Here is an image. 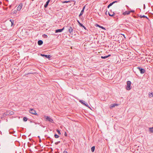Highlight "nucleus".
<instances>
[{
  "instance_id": "f257e3e1",
  "label": "nucleus",
  "mask_w": 153,
  "mask_h": 153,
  "mask_svg": "<svg viewBox=\"0 0 153 153\" xmlns=\"http://www.w3.org/2000/svg\"><path fill=\"white\" fill-rule=\"evenodd\" d=\"M131 82L129 81H128L127 82V86L126 87V89L127 90H129L131 89Z\"/></svg>"
},
{
  "instance_id": "f03ea898",
  "label": "nucleus",
  "mask_w": 153,
  "mask_h": 153,
  "mask_svg": "<svg viewBox=\"0 0 153 153\" xmlns=\"http://www.w3.org/2000/svg\"><path fill=\"white\" fill-rule=\"evenodd\" d=\"M46 121H49V122L52 123H54V121L51 118H50L49 117L46 116Z\"/></svg>"
},
{
  "instance_id": "7ed1b4c3",
  "label": "nucleus",
  "mask_w": 153,
  "mask_h": 153,
  "mask_svg": "<svg viewBox=\"0 0 153 153\" xmlns=\"http://www.w3.org/2000/svg\"><path fill=\"white\" fill-rule=\"evenodd\" d=\"M137 68L139 69L141 74H143L145 73V70L144 69L139 67H137Z\"/></svg>"
},
{
  "instance_id": "20e7f679",
  "label": "nucleus",
  "mask_w": 153,
  "mask_h": 153,
  "mask_svg": "<svg viewBox=\"0 0 153 153\" xmlns=\"http://www.w3.org/2000/svg\"><path fill=\"white\" fill-rule=\"evenodd\" d=\"M40 55L41 56L45 57L48 59H50L51 57V55H45L43 54H41Z\"/></svg>"
},
{
  "instance_id": "39448f33",
  "label": "nucleus",
  "mask_w": 153,
  "mask_h": 153,
  "mask_svg": "<svg viewBox=\"0 0 153 153\" xmlns=\"http://www.w3.org/2000/svg\"><path fill=\"white\" fill-rule=\"evenodd\" d=\"M29 112L30 113L32 114L36 115H38L36 113V111L33 109H30V110L29 111Z\"/></svg>"
},
{
  "instance_id": "423d86ee",
  "label": "nucleus",
  "mask_w": 153,
  "mask_h": 153,
  "mask_svg": "<svg viewBox=\"0 0 153 153\" xmlns=\"http://www.w3.org/2000/svg\"><path fill=\"white\" fill-rule=\"evenodd\" d=\"M22 4H20L17 8V11H20L22 8Z\"/></svg>"
},
{
  "instance_id": "0eeeda50",
  "label": "nucleus",
  "mask_w": 153,
  "mask_h": 153,
  "mask_svg": "<svg viewBox=\"0 0 153 153\" xmlns=\"http://www.w3.org/2000/svg\"><path fill=\"white\" fill-rule=\"evenodd\" d=\"M64 27H63L62 29H57L55 30V33H57L58 32H62L64 29Z\"/></svg>"
},
{
  "instance_id": "6e6552de",
  "label": "nucleus",
  "mask_w": 153,
  "mask_h": 153,
  "mask_svg": "<svg viewBox=\"0 0 153 153\" xmlns=\"http://www.w3.org/2000/svg\"><path fill=\"white\" fill-rule=\"evenodd\" d=\"M68 27V31L69 33H71L73 31V29L72 28V27L70 26Z\"/></svg>"
},
{
  "instance_id": "1a4fd4ad",
  "label": "nucleus",
  "mask_w": 153,
  "mask_h": 153,
  "mask_svg": "<svg viewBox=\"0 0 153 153\" xmlns=\"http://www.w3.org/2000/svg\"><path fill=\"white\" fill-rule=\"evenodd\" d=\"M85 6H84L83 7L82 9L81 10L80 13L79 15V17L81 15H82L83 13L84 12V10H85Z\"/></svg>"
},
{
  "instance_id": "9d476101",
  "label": "nucleus",
  "mask_w": 153,
  "mask_h": 153,
  "mask_svg": "<svg viewBox=\"0 0 153 153\" xmlns=\"http://www.w3.org/2000/svg\"><path fill=\"white\" fill-rule=\"evenodd\" d=\"M108 14L109 15L111 16H113L114 15V12H112L111 11L108 12Z\"/></svg>"
},
{
  "instance_id": "9b49d317",
  "label": "nucleus",
  "mask_w": 153,
  "mask_h": 153,
  "mask_svg": "<svg viewBox=\"0 0 153 153\" xmlns=\"http://www.w3.org/2000/svg\"><path fill=\"white\" fill-rule=\"evenodd\" d=\"M50 0H48L46 2L45 4L44 5V7L45 8H46L47 7L48 4H49V2L50 1Z\"/></svg>"
},
{
  "instance_id": "f8f14e48",
  "label": "nucleus",
  "mask_w": 153,
  "mask_h": 153,
  "mask_svg": "<svg viewBox=\"0 0 153 153\" xmlns=\"http://www.w3.org/2000/svg\"><path fill=\"white\" fill-rule=\"evenodd\" d=\"M118 105L116 104H112L110 105V107L111 108H112L113 107H114L116 106H117Z\"/></svg>"
},
{
  "instance_id": "ddd939ff",
  "label": "nucleus",
  "mask_w": 153,
  "mask_h": 153,
  "mask_svg": "<svg viewBox=\"0 0 153 153\" xmlns=\"http://www.w3.org/2000/svg\"><path fill=\"white\" fill-rule=\"evenodd\" d=\"M43 43V41L41 40H39L38 42V44L39 45H41Z\"/></svg>"
},
{
  "instance_id": "4468645a",
  "label": "nucleus",
  "mask_w": 153,
  "mask_h": 153,
  "mask_svg": "<svg viewBox=\"0 0 153 153\" xmlns=\"http://www.w3.org/2000/svg\"><path fill=\"white\" fill-rule=\"evenodd\" d=\"M130 13V11H126L123 13V15H128Z\"/></svg>"
},
{
  "instance_id": "2eb2a0df",
  "label": "nucleus",
  "mask_w": 153,
  "mask_h": 153,
  "mask_svg": "<svg viewBox=\"0 0 153 153\" xmlns=\"http://www.w3.org/2000/svg\"><path fill=\"white\" fill-rule=\"evenodd\" d=\"M111 56V54H109L108 56H101V58L102 59H105L109 56Z\"/></svg>"
},
{
  "instance_id": "dca6fc26",
  "label": "nucleus",
  "mask_w": 153,
  "mask_h": 153,
  "mask_svg": "<svg viewBox=\"0 0 153 153\" xmlns=\"http://www.w3.org/2000/svg\"><path fill=\"white\" fill-rule=\"evenodd\" d=\"M96 26L100 28H102V29L103 30H106L105 28L104 27H103V26H101L97 24Z\"/></svg>"
},
{
  "instance_id": "f3484780",
  "label": "nucleus",
  "mask_w": 153,
  "mask_h": 153,
  "mask_svg": "<svg viewBox=\"0 0 153 153\" xmlns=\"http://www.w3.org/2000/svg\"><path fill=\"white\" fill-rule=\"evenodd\" d=\"M79 102L81 103L82 104H83V105H84L85 106H88V104H85V103H84V102H83V101L82 100H80L79 101Z\"/></svg>"
},
{
  "instance_id": "a211bd4d",
  "label": "nucleus",
  "mask_w": 153,
  "mask_h": 153,
  "mask_svg": "<svg viewBox=\"0 0 153 153\" xmlns=\"http://www.w3.org/2000/svg\"><path fill=\"white\" fill-rule=\"evenodd\" d=\"M149 97H153V93H149Z\"/></svg>"
},
{
  "instance_id": "6ab92c4d",
  "label": "nucleus",
  "mask_w": 153,
  "mask_h": 153,
  "mask_svg": "<svg viewBox=\"0 0 153 153\" xmlns=\"http://www.w3.org/2000/svg\"><path fill=\"white\" fill-rule=\"evenodd\" d=\"M95 149V147L94 146H92L91 149V151L92 152H94Z\"/></svg>"
},
{
  "instance_id": "aec40b11",
  "label": "nucleus",
  "mask_w": 153,
  "mask_h": 153,
  "mask_svg": "<svg viewBox=\"0 0 153 153\" xmlns=\"http://www.w3.org/2000/svg\"><path fill=\"white\" fill-rule=\"evenodd\" d=\"M140 17L141 18H146L147 19H148V17L147 16H145V15H143V16L140 15Z\"/></svg>"
},
{
  "instance_id": "412c9836",
  "label": "nucleus",
  "mask_w": 153,
  "mask_h": 153,
  "mask_svg": "<svg viewBox=\"0 0 153 153\" xmlns=\"http://www.w3.org/2000/svg\"><path fill=\"white\" fill-rule=\"evenodd\" d=\"M77 22H78V23L79 24V26L80 27H81L82 26H83V24H82L80 23L79 20H77Z\"/></svg>"
},
{
  "instance_id": "4be33fe9",
  "label": "nucleus",
  "mask_w": 153,
  "mask_h": 153,
  "mask_svg": "<svg viewBox=\"0 0 153 153\" xmlns=\"http://www.w3.org/2000/svg\"><path fill=\"white\" fill-rule=\"evenodd\" d=\"M23 120L25 122L27 120V118L26 117H25L23 118Z\"/></svg>"
},
{
  "instance_id": "5701e85b",
  "label": "nucleus",
  "mask_w": 153,
  "mask_h": 153,
  "mask_svg": "<svg viewBox=\"0 0 153 153\" xmlns=\"http://www.w3.org/2000/svg\"><path fill=\"white\" fill-rule=\"evenodd\" d=\"M117 2V1H113V2H112L111 3H110L109 4V5L110 6H111L113 4H114V3H115V2Z\"/></svg>"
},
{
  "instance_id": "b1692460",
  "label": "nucleus",
  "mask_w": 153,
  "mask_h": 153,
  "mask_svg": "<svg viewBox=\"0 0 153 153\" xmlns=\"http://www.w3.org/2000/svg\"><path fill=\"white\" fill-rule=\"evenodd\" d=\"M149 131L152 132H153V127L149 128Z\"/></svg>"
},
{
  "instance_id": "393cba45",
  "label": "nucleus",
  "mask_w": 153,
  "mask_h": 153,
  "mask_svg": "<svg viewBox=\"0 0 153 153\" xmlns=\"http://www.w3.org/2000/svg\"><path fill=\"white\" fill-rule=\"evenodd\" d=\"M17 10H14L12 12V13H13V14H16L17 13Z\"/></svg>"
},
{
  "instance_id": "a878e982",
  "label": "nucleus",
  "mask_w": 153,
  "mask_h": 153,
  "mask_svg": "<svg viewBox=\"0 0 153 153\" xmlns=\"http://www.w3.org/2000/svg\"><path fill=\"white\" fill-rule=\"evenodd\" d=\"M54 137L55 138H57L59 137V136L57 134H54Z\"/></svg>"
},
{
  "instance_id": "bb28decb",
  "label": "nucleus",
  "mask_w": 153,
  "mask_h": 153,
  "mask_svg": "<svg viewBox=\"0 0 153 153\" xmlns=\"http://www.w3.org/2000/svg\"><path fill=\"white\" fill-rule=\"evenodd\" d=\"M10 21L11 22V25L12 26L13 25V20H11V19H10Z\"/></svg>"
},
{
  "instance_id": "cd10ccee",
  "label": "nucleus",
  "mask_w": 153,
  "mask_h": 153,
  "mask_svg": "<svg viewBox=\"0 0 153 153\" xmlns=\"http://www.w3.org/2000/svg\"><path fill=\"white\" fill-rule=\"evenodd\" d=\"M70 1H65L63 2V3H67L68 2H70Z\"/></svg>"
},
{
  "instance_id": "c85d7f7f",
  "label": "nucleus",
  "mask_w": 153,
  "mask_h": 153,
  "mask_svg": "<svg viewBox=\"0 0 153 153\" xmlns=\"http://www.w3.org/2000/svg\"><path fill=\"white\" fill-rule=\"evenodd\" d=\"M56 131L58 134H60L61 133H60V131L59 130H58V129Z\"/></svg>"
},
{
  "instance_id": "c756f323",
  "label": "nucleus",
  "mask_w": 153,
  "mask_h": 153,
  "mask_svg": "<svg viewBox=\"0 0 153 153\" xmlns=\"http://www.w3.org/2000/svg\"><path fill=\"white\" fill-rule=\"evenodd\" d=\"M81 27H83V28H84L85 30H87V29L86 28V27L84 26L83 25V26H82Z\"/></svg>"
},
{
  "instance_id": "7c9ffc66",
  "label": "nucleus",
  "mask_w": 153,
  "mask_h": 153,
  "mask_svg": "<svg viewBox=\"0 0 153 153\" xmlns=\"http://www.w3.org/2000/svg\"><path fill=\"white\" fill-rule=\"evenodd\" d=\"M60 142V141H59V142H56L55 143V144L56 145H57Z\"/></svg>"
},
{
  "instance_id": "2f4dec72",
  "label": "nucleus",
  "mask_w": 153,
  "mask_h": 153,
  "mask_svg": "<svg viewBox=\"0 0 153 153\" xmlns=\"http://www.w3.org/2000/svg\"><path fill=\"white\" fill-rule=\"evenodd\" d=\"M44 38H47L48 37V36L47 35H46L45 34H44Z\"/></svg>"
},
{
  "instance_id": "473e14b6",
  "label": "nucleus",
  "mask_w": 153,
  "mask_h": 153,
  "mask_svg": "<svg viewBox=\"0 0 153 153\" xmlns=\"http://www.w3.org/2000/svg\"><path fill=\"white\" fill-rule=\"evenodd\" d=\"M63 153H68L66 151H64Z\"/></svg>"
},
{
  "instance_id": "72a5a7b5",
  "label": "nucleus",
  "mask_w": 153,
  "mask_h": 153,
  "mask_svg": "<svg viewBox=\"0 0 153 153\" xmlns=\"http://www.w3.org/2000/svg\"><path fill=\"white\" fill-rule=\"evenodd\" d=\"M145 4L143 5V9H145Z\"/></svg>"
},
{
  "instance_id": "f704fd0d",
  "label": "nucleus",
  "mask_w": 153,
  "mask_h": 153,
  "mask_svg": "<svg viewBox=\"0 0 153 153\" xmlns=\"http://www.w3.org/2000/svg\"><path fill=\"white\" fill-rule=\"evenodd\" d=\"M110 6L108 5V8Z\"/></svg>"
},
{
  "instance_id": "c9c22d12",
  "label": "nucleus",
  "mask_w": 153,
  "mask_h": 153,
  "mask_svg": "<svg viewBox=\"0 0 153 153\" xmlns=\"http://www.w3.org/2000/svg\"><path fill=\"white\" fill-rule=\"evenodd\" d=\"M134 12V10H131L130 11V12Z\"/></svg>"
},
{
  "instance_id": "e433bc0d",
  "label": "nucleus",
  "mask_w": 153,
  "mask_h": 153,
  "mask_svg": "<svg viewBox=\"0 0 153 153\" xmlns=\"http://www.w3.org/2000/svg\"><path fill=\"white\" fill-rule=\"evenodd\" d=\"M67 135V134L66 133H65V136H66Z\"/></svg>"
},
{
  "instance_id": "4c0bfd02",
  "label": "nucleus",
  "mask_w": 153,
  "mask_h": 153,
  "mask_svg": "<svg viewBox=\"0 0 153 153\" xmlns=\"http://www.w3.org/2000/svg\"><path fill=\"white\" fill-rule=\"evenodd\" d=\"M53 141H51V143H53Z\"/></svg>"
},
{
  "instance_id": "58836bf2",
  "label": "nucleus",
  "mask_w": 153,
  "mask_h": 153,
  "mask_svg": "<svg viewBox=\"0 0 153 153\" xmlns=\"http://www.w3.org/2000/svg\"><path fill=\"white\" fill-rule=\"evenodd\" d=\"M32 1H33L34 0H31Z\"/></svg>"
}]
</instances>
